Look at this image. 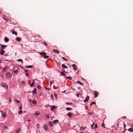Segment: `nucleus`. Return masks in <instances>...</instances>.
Listing matches in <instances>:
<instances>
[{
  "instance_id": "f257e3e1",
  "label": "nucleus",
  "mask_w": 133,
  "mask_h": 133,
  "mask_svg": "<svg viewBox=\"0 0 133 133\" xmlns=\"http://www.w3.org/2000/svg\"><path fill=\"white\" fill-rule=\"evenodd\" d=\"M40 55L42 56H43L45 59L47 58H49V56H46V53L45 52H42L40 53Z\"/></svg>"
},
{
  "instance_id": "f03ea898",
  "label": "nucleus",
  "mask_w": 133,
  "mask_h": 133,
  "mask_svg": "<svg viewBox=\"0 0 133 133\" xmlns=\"http://www.w3.org/2000/svg\"><path fill=\"white\" fill-rule=\"evenodd\" d=\"M1 85L3 87H4L6 88H7V89H8V87L7 85L6 84L3 83H2L1 84Z\"/></svg>"
},
{
  "instance_id": "7ed1b4c3",
  "label": "nucleus",
  "mask_w": 133,
  "mask_h": 133,
  "mask_svg": "<svg viewBox=\"0 0 133 133\" xmlns=\"http://www.w3.org/2000/svg\"><path fill=\"white\" fill-rule=\"evenodd\" d=\"M94 94L95 95V97H96L98 95V92L97 91H94Z\"/></svg>"
},
{
  "instance_id": "20e7f679",
  "label": "nucleus",
  "mask_w": 133,
  "mask_h": 133,
  "mask_svg": "<svg viewBox=\"0 0 133 133\" xmlns=\"http://www.w3.org/2000/svg\"><path fill=\"white\" fill-rule=\"evenodd\" d=\"M6 76L8 78H10L11 77V75L10 74V73L9 72L7 73L6 74Z\"/></svg>"
},
{
  "instance_id": "39448f33",
  "label": "nucleus",
  "mask_w": 133,
  "mask_h": 133,
  "mask_svg": "<svg viewBox=\"0 0 133 133\" xmlns=\"http://www.w3.org/2000/svg\"><path fill=\"white\" fill-rule=\"evenodd\" d=\"M89 96H87L86 97L85 99L84 100V102H87L89 100Z\"/></svg>"
},
{
  "instance_id": "423d86ee",
  "label": "nucleus",
  "mask_w": 133,
  "mask_h": 133,
  "mask_svg": "<svg viewBox=\"0 0 133 133\" xmlns=\"http://www.w3.org/2000/svg\"><path fill=\"white\" fill-rule=\"evenodd\" d=\"M10 32H11L13 34H14L16 35H17V33L15 31H14L13 30H11Z\"/></svg>"
},
{
  "instance_id": "0eeeda50",
  "label": "nucleus",
  "mask_w": 133,
  "mask_h": 133,
  "mask_svg": "<svg viewBox=\"0 0 133 133\" xmlns=\"http://www.w3.org/2000/svg\"><path fill=\"white\" fill-rule=\"evenodd\" d=\"M72 66L73 67L74 69V70H76L77 69V68L76 67V65L75 64H73L72 65Z\"/></svg>"
},
{
  "instance_id": "6e6552de",
  "label": "nucleus",
  "mask_w": 133,
  "mask_h": 133,
  "mask_svg": "<svg viewBox=\"0 0 133 133\" xmlns=\"http://www.w3.org/2000/svg\"><path fill=\"white\" fill-rule=\"evenodd\" d=\"M16 39L18 42H20L21 41V38L19 37H16Z\"/></svg>"
},
{
  "instance_id": "1a4fd4ad",
  "label": "nucleus",
  "mask_w": 133,
  "mask_h": 133,
  "mask_svg": "<svg viewBox=\"0 0 133 133\" xmlns=\"http://www.w3.org/2000/svg\"><path fill=\"white\" fill-rule=\"evenodd\" d=\"M37 90V89L36 88H34V90H33L32 93L35 95L37 93L36 92V91Z\"/></svg>"
},
{
  "instance_id": "9d476101",
  "label": "nucleus",
  "mask_w": 133,
  "mask_h": 133,
  "mask_svg": "<svg viewBox=\"0 0 133 133\" xmlns=\"http://www.w3.org/2000/svg\"><path fill=\"white\" fill-rule=\"evenodd\" d=\"M43 128L46 131H47L48 130V127L46 125H44Z\"/></svg>"
},
{
  "instance_id": "9b49d317",
  "label": "nucleus",
  "mask_w": 133,
  "mask_h": 133,
  "mask_svg": "<svg viewBox=\"0 0 133 133\" xmlns=\"http://www.w3.org/2000/svg\"><path fill=\"white\" fill-rule=\"evenodd\" d=\"M5 53V51L1 49V51L0 52V54L1 55H3Z\"/></svg>"
},
{
  "instance_id": "f8f14e48",
  "label": "nucleus",
  "mask_w": 133,
  "mask_h": 133,
  "mask_svg": "<svg viewBox=\"0 0 133 133\" xmlns=\"http://www.w3.org/2000/svg\"><path fill=\"white\" fill-rule=\"evenodd\" d=\"M4 40L6 42H8L9 41V39L6 37H5Z\"/></svg>"
},
{
  "instance_id": "ddd939ff",
  "label": "nucleus",
  "mask_w": 133,
  "mask_h": 133,
  "mask_svg": "<svg viewBox=\"0 0 133 133\" xmlns=\"http://www.w3.org/2000/svg\"><path fill=\"white\" fill-rule=\"evenodd\" d=\"M58 119H56L54 120L53 121V122L54 124H55L57 123L58 122Z\"/></svg>"
},
{
  "instance_id": "4468645a",
  "label": "nucleus",
  "mask_w": 133,
  "mask_h": 133,
  "mask_svg": "<svg viewBox=\"0 0 133 133\" xmlns=\"http://www.w3.org/2000/svg\"><path fill=\"white\" fill-rule=\"evenodd\" d=\"M56 108V107L55 106H52L51 108V109L52 111H53Z\"/></svg>"
},
{
  "instance_id": "2eb2a0df",
  "label": "nucleus",
  "mask_w": 133,
  "mask_h": 133,
  "mask_svg": "<svg viewBox=\"0 0 133 133\" xmlns=\"http://www.w3.org/2000/svg\"><path fill=\"white\" fill-rule=\"evenodd\" d=\"M49 125L51 126V127H53V124L52 123L51 121H49Z\"/></svg>"
},
{
  "instance_id": "dca6fc26",
  "label": "nucleus",
  "mask_w": 133,
  "mask_h": 133,
  "mask_svg": "<svg viewBox=\"0 0 133 133\" xmlns=\"http://www.w3.org/2000/svg\"><path fill=\"white\" fill-rule=\"evenodd\" d=\"M21 131V129L20 128H19L16 130V133H19Z\"/></svg>"
},
{
  "instance_id": "f3484780",
  "label": "nucleus",
  "mask_w": 133,
  "mask_h": 133,
  "mask_svg": "<svg viewBox=\"0 0 133 133\" xmlns=\"http://www.w3.org/2000/svg\"><path fill=\"white\" fill-rule=\"evenodd\" d=\"M68 116L69 117H71L72 116V114L70 113H70H68Z\"/></svg>"
},
{
  "instance_id": "a211bd4d",
  "label": "nucleus",
  "mask_w": 133,
  "mask_h": 133,
  "mask_svg": "<svg viewBox=\"0 0 133 133\" xmlns=\"http://www.w3.org/2000/svg\"><path fill=\"white\" fill-rule=\"evenodd\" d=\"M62 67L64 68H67V67L64 64H63L62 65Z\"/></svg>"
},
{
  "instance_id": "6ab92c4d",
  "label": "nucleus",
  "mask_w": 133,
  "mask_h": 133,
  "mask_svg": "<svg viewBox=\"0 0 133 133\" xmlns=\"http://www.w3.org/2000/svg\"><path fill=\"white\" fill-rule=\"evenodd\" d=\"M128 130L131 132H133V129L131 128H130L128 129Z\"/></svg>"
},
{
  "instance_id": "aec40b11",
  "label": "nucleus",
  "mask_w": 133,
  "mask_h": 133,
  "mask_svg": "<svg viewBox=\"0 0 133 133\" xmlns=\"http://www.w3.org/2000/svg\"><path fill=\"white\" fill-rule=\"evenodd\" d=\"M53 51L54 52H56L57 54H59V51L57 50H54Z\"/></svg>"
},
{
  "instance_id": "412c9836",
  "label": "nucleus",
  "mask_w": 133,
  "mask_h": 133,
  "mask_svg": "<svg viewBox=\"0 0 133 133\" xmlns=\"http://www.w3.org/2000/svg\"><path fill=\"white\" fill-rule=\"evenodd\" d=\"M13 71H14V72L15 74H17L18 73V71L17 70H15L14 69V68L13 69Z\"/></svg>"
},
{
  "instance_id": "4be33fe9",
  "label": "nucleus",
  "mask_w": 133,
  "mask_h": 133,
  "mask_svg": "<svg viewBox=\"0 0 133 133\" xmlns=\"http://www.w3.org/2000/svg\"><path fill=\"white\" fill-rule=\"evenodd\" d=\"M86 128V127H83V126H82L80 128V130H83V129H85Z\"/></svg>"
},
{
  "instance_id": "5701e85b",
  "label": "nucleus",
  "mask_w": 133,
  "mask_h": 133,
  "mask_svg": "<svg viewBox=\"0 0 133 133\" xmlns=\"http://www.w3.org/2000/svg\"><path fill=\"white\" fill-rule=\"evenodd\" d=\"M33 67V66L32 65H26V68H32Z\"/></svg>"
},
{
  "instance_id": "b1692460",
  "label": "nucleus",
  "mask_w": 133,
  "mask_h": 133,
  "mask_svg": "<svg viewBox=\"0 0 133 133\" xmlns=\"http://www.w3.org/2000/svg\"><path fill=\"white\" fill-rule=\"evenodd\" d=\"M1 45V46L2 48L3 49H4L5 48V47H6L7 46V45H2V44Z\"/></svg>"
},
{
  "instance_id": "393cba45",
  "label": "nucleus",
  "mask_w": 133,
  "mask_h": 133,
  "mask_svg": "<svg viewBox=\"0 0 133 133\" xmlns=\"http://www.w3.org/2000/svg\"><path fill=\"white\" fill-rule=\"evenodd\" d=\"M6 113L5 112H3L2 113V116L4 117H6Z\"/></svg>"
},
{
  "instance_id": "a878e982",
  "label": "nucleus",
  "mask_w": 133,
  "mask_h": 133,
  "mask_svg": "<svg viewBox=\"0 0 133 133\" xmlns=\"http://www.w3.org/2000/svg\"><path fill=\"white\" fill-rule=\"evenodd\" d=\"M66 110L68 111L70 110H72V109L70 108H66Z\"/></svg>"
},
{
  "instance_id": "bb28decb",
  "label": "nucleus",
  "mask_w": 133,
  "mask_h": 133,
  "mask_svg": "<svg viewBox=\"0 0 133 133\" xmlns=\"http://www.w3.org/2000/svg\"><path fill=\"white\" fill-rule=\"evenodd\" d=\"M77 83H79L81 85H82V87L83 86V83L81 82L80 81H77Z\"/></svg>"
},
{
  "instance_id": "cd10ccee",
  "label": "nucleus",
  "mask_w": 133,
  "mask_h": 133,
  "mask_svg": "<svg viewBox=\"0 0 133 133\" xmlns=\"http://www.w3.org/2000/svg\"><path fill=\"white\" fill-rule=\"evenodd\" d=\"M17 61L18 62H21L22 63H23V62L22 60V59H19L17 60Z\"/></svg>"
},
{
  "instance_id": "c85d7f7f",
  "label": "nucleus",
  "mask_w": 133,
  "mask_h": 133,
  "mask_svg": "<svg viewBox=\"0 0 133 133\" xmlns=\"http://www.w3.org/2000/svg\"><path fill=\"white\" fill-rule=\"evenodd\" d=\"M32 103L33 104H35L36 103V102L35 100H34L32 102Z\"/></svg>"
},
{
  "instance_id": "c756f323",
  "label": "nucleus",
  "mask_w": 133,
  "mask_h": 133,
  "mask_svg": "<svg viewBox=\"0 0 133 133\" xmlns=\"http://www.w3.org/2000/svg\"><path fill=\"white\" fill-rule=\"evenodd\" d=\"M34 85V82H32L31 84L30 85V87H33Z\"/></svg>"
},
{
  "instance_id": "7c9ffc66",
  "label": "nucleus",
  "mask_w": 133,
  "mask_h": 133,
  "mask_svg": "<svg viewBox=\"0 0 133 133\" xmlns=\"http://www.w3.org/2000/svg\"><path fill=\"white\" fill-rule=\"evenodd\" d=\"M40 127V125L39 124H37L36 125V127L38 129H39Z\"/></svg>"
},
{
  "instance_id": "2f4dec72",
  "label": "nucleus",
  "mask_w": 133,
  "mask_h": 133,
  "mask_svg": "<svg viewBox=\"0 0 133 133\" xmlns=\"http://www.w3.org/2000/svg\"><path fill=\"white\" fill-rule=\"evenodd\" d=\"M72 103H69L68 102H66V105H71L72 104Z\"/></svg>"
},
{
  "instance_id": "473e14b6",
  "label": "nucleus",
  "mask_w": 133,
  "mask_h": 133,
  "mask_svg": "<svg viewBox=\"0 0 133 133\" xmlns=\"http://www.w3.org/2000/svg\"><path fill=\"white\" fill-rule=\"evenodd\" d=\"M3 127L5 129H8V128L6 126H4Z\"/></svg>"
},
{
  "instance_id": "72a5a7b5",
  "label": "nucleus",
  "mask_w": 133,
  "mask_h": 133,
  "mask_svg": "<svg viewBox=\"0 0 133 133\" xmlns=\"http://www.w3.org/2000/svg\"><path fill=\"white\" fill-rule=\"evenodd\" d=\"M61 75H63L64 76H66V74H64L63 72H61Z\"/></svg>"
},
{
  "instance_id": "f704fd0d",
  "label": "nucleus",
  "mask_w": 133,
  "mask_h": 133,
  "mask_svg": "<svg viewBox=\"0 0 133 133\" xmlns=\"http://www.w3.org/2000/svg\"><path fill=\"white\" fill-rule=\"evenodd\" d=\"M22 110H19L18 111V113L19 114H21L22 113Z\"/></svg>"
},
{
  "instance_id": "c9c22d12",
  "label": "nucleus",
  "mask_w": 133,
  "mask_h": 133,
  "mask_svg": "<svg viewBox=\"0 0 133 133\" xmlns=\"http://www.w3.org/2000/svg\"><path fill=\"white\" fill-rule=\"evenodd\" d=\"M62 58L63 60H64V61H67V59L65 58H64L63 57H62Z\"/></svg>"
},
{
  "instance_id": "e433bc0d",
  "label": "nucleus",
  "mask_w": 133,
  "mask_h": 133,
  "mask_svg": "<svg viewBox=\"0 0 133 133\" xmlns=\"http://www.w3.org/2000/svg\"><path fill=\"white\" fill-rule=\"evenodd\" d=\"M66 78L67 79H71V78L70 77H66Z\"/></svg>"
},
{
  "instance_id": "4c0bfd02",
  "label": "nucleus",
  "mask_w": 133,
  "mask_h": 133,
  "mask_svg": "<svg viewBox=\"0 0 133 133\" xmlns=\"http://www.w3.org/2000/svg\"><path fill=\"white\" fill-rule=\"evenodd\" d=\"M41 86L39 85H38L37 87V88L38 89H40L41 88Z\"/></svg>"
},
{
  "instance_id": "58836bf2",
  "label": "nucleus",
  "mask_w": 133,
  "mask_h": 133,
  "mask_svg": "<svg viewBox=\"0 0 133 133\" xmlns=\"http://www.w3.org/2000/svg\"><path fill=\"white\" fill-rule=\"evenodd\" d=\"M15 101H16V102H17L18 103H19L20 102V101H19L18 99H15Z\"/></svg>"
},
{
  "instance_id": "ea45409f",
  "label": "nucleus",
  "mask_w": 133,
  "mask_h": 133,
  "mask_svg": "<svg viewBox=\"0 0 133 133\" xmlns=\"http://www.w3.org/2000/svg\"><path fill=\"white\" fill-rule=\"evenodd\" d=\"M46 118H49V114H47L46 115Z\"/></svg>"
},
{
  "instance_id": "a19ab883",
  "label": "nucleus",
  "mask_w": 133,
  "mask_h": 133,
  "mask_svg": "<svg viewBox=\"0 0 133 133\" xmlns=\"http://www.w3.org/2000/svg\"><path fill=\"white\" fill-rule=\"evenodd\" d=\"M26 76L27 77L29 76V74L28 73H26L25 74Z\"/></svg>"
},
{
  "instance_id": "79ce46f5",
  "label": "nucleus",
  "mask_w": 133,
  "mask_h": 133,
  "mask_svg": "<svg viewBox=\"0 0 133 133\" xmlns=\"http://www.w3.org/2000/svg\"><path fill=\"white\" fill-rule=\"evenodd\" d=\"M5 71H6V70H5V69L4 68L2 70V72H5Z\"/></svg>"
},
{
  "instance_id": "37998d69",
  "label": "nucleus",
  "mask_w": 133,
  "mask_h": 133,
  "mask_svg": "<svg viewBox=\"0 0 133 133\" xmlns=\"http://www.w3.org/2000/svg\"><path fill=\"white\" fill-rule=\"evenodd\" d=\"M94 123L92 124L91 126V128L92 129H93V125L94 124Z\"/></svg>"
},
{
  "instance_id": "c03bdc74",
  "label": "nucleus",
  "mask_w": 133,
  "mask_h": 133,
  "mask_svg": "<svg viewBox=\"0 0 133 133\" xmlns=\"http://www.w3.org/2000/svg\"><path fill=\"white\" fill-rule=\"evenodd\" d=\"M12 101L10 97L9 99V102H11Z\"/></svg>"
},
{
  "instance_id": "a18cd8bd",
  "label": "nucleus",
  "mask_w": 133,
  "mask_h": 133,
  "mask_svg": "<svg viewBox=\"0 0 133 133\" xmlns=\"http://www.w3.org/2000/svg\"><path fill=\"white\" fill-rule=\"evenodd\" d=\"M95 128H97V124H96L95 125Z\"/></svg>"
},
{
  "instance_id": "49530a36",
  "label": "nucleus",
  "mask_w": 133,
  "mask_h": 133,
  "mask_svg": "<svg viewBox=\"0 0 133 133\" xmlns=\"http://www.w3.org/2000/svg\"><path fill=\"white\" fill-rule=\"evenodd\" d=\"M44 43V45L45 46H46L47 45V44L46 43H45V42H44L43 43Z\"/></svg>"
},
{
  "instance_id": "de8ad7c7",
  "label": "nucleus",
  "mask_w": 133,
  "mask_h": 133,
  "mask_svg": "<svg viewBox=\"0 0 133 133\" xmlns=\"http://www.w3.org/2000/svg\"><path fill=\"white\" fill-rule=\"evenodd\" d=\"M50 90V88H46V90H47V91H48L49 90Z\"/></svg>"
},
{
  "instance_id": "09e8293b",
  "label": "nucleus",
  "mask_w": 133,
  "mask_h": 133,
  "mask_svg": "<svg viewBox=\"0 0 133 133\" xmlns=\"http://www.w3.org/2000/svg\"><path fill=\"white\" fill-rule=\"evenodd\" d=\"M35 115H38V116L39 115V113H36V112L35 113Z\"/></svg>"
},
{
  "instance_id": "8fccbe9b",
  "label": "nucleus",
  "mask_w": 133,
  "mask_h": 133,
  "mask_svg": "<svg viewBox=\"0 0 133 133\" xmlns=\"http://www.w3.org/2000/svg\"><path fill=\"white\" fill-rule=\"evenodd\" d=\"M24 71L25 72H28L29 71V70H24Z\"/></svg>"
},
{
  "instance_id": "3c124183",
  "label": "nucleus",
  "mask_w": 133,
  "mask_h": 133,
  "mask_svg": "<svg viewBox=\"0 0 133 133\" xmlns=\"http://www.w3.org/2000/svg\"><path fill=\"white\" fill-rule=\"evenodd\" d=\"M29 102H32V100H31V99H29Z\"/></svg>"
},
{
  "instance_id": "603ef678",
  "label": "nucleus",
  "mask_w": 133,
  "mask_h": 133,
  "mask_svg": "<svg viewBox=\"0 0 133 133\" xmlns=\"http://www.w3.org/2000/svg\"><path fill=\"white\" fill-rule=\"evenodd\" d=\"M76 95H76L77 97H79V94H76Z\"/></svg>"
},
{
  "instance_id": "864d4df0",
  "label": "nucleus",
  "mask_w": 133,
  "mask_h": 133,
  "mask_svg": "<svg viewBox=\"0 0 133 133\" xmlns=\"http://www.w3.org/2000/svg\"><path fill=\"white\" fill-rule=\"evenodd\" d=\"M22 109V106H20L19 107V109Z\"/></svg>"
},
{
  "instance_id": "5fc2aeb1",
  "label": "nucleus",
  "mask_w": 133,
  "mask_h": 133,
  "mask_svg": "<svg viewBox=\"0 0 133 133\" xmlns=\"http://www.w3.org/2000/svg\"><path fill=\"white\" fill-rule=\"evenodd\" d=\"M92 104H96V103L94 102H92Z\"/></svg>"
},
{
  "instance_id": "6e6d98bb",
  "label": "nucleus",
  "mask_w": 133,
  "mask_h": 133,
  "mask_svg": "<svg viewBox=\"0 0 133 133\" xmlns=\"http://www.w3.org/2000/svg\"><path fill=\"white\" fill-rule=\"evenodd\" d=\"M78 89H79V90H80L81 89V88L80 87H78Z\"/></svg>"
},
{
  "instance_id": "4d7b16f0",
  "label": "nucleus",
  "mask_w": 133,
  "mask_h": 133,
  "mask_svg": "<svg viewBox=\"0 0 133 133\" xmlns=\"http://www.w3.org/2000/svg\"><path fill=\"white\" fill-rule=\"evenodd\" d=\"M51 98H52H52L54 97L53 95H51Z\"/></svg>"
},
{
  "instance_id": "13d9d810",
  "label": "nucleus",
  "mask_w": 133,
  "mask_h": 133,
  "mask_svg": "<svg viewBox=\"0 0 133 133\" xmlns=\"http://www.w3.org/2000/svg\"><path fill=\"white\" fill-rule=\"evenodd\" d=\"M126 125L124 123V129H125V128Z\"/></svg>"
},
{
  "instance_id": "bf43d9fd",
  "label": "nucleus",
  "mask_w": 133,
  "mask_h": 133,
  "mask_svg": "<svg viewBox=\"0 0 133 133\" xmlns=\"http://www.w3.org/2000/svg\"><path fill=\"white\" fill-rule=\"evenodd\" d=\"M93 113H91V112H89V115H91Z\"/></svg>"
},
{
  "instance_id": "052dcab7",
  "label": "nucleus",
  "mask_w": 133,
  "mask_h": 133,
  "mask_svg": "<svg viewBox=\"0 0 133 133\" xmlns=\"http://www.w3.org/2000/svg\"><path fill=\"white\" fill-rule=\"evenodd\" d=\"M104 123H103L102 124V125H101V126L102 127H103L104 126Z\"/></svg>"
},
{
  "instance_id": "680f3d73",
  "label": "nucleus",
  "mask_w": 133,
  "mask_h": 133,
  "mask_svg": "<svg viewBox=\"0 0 133 133\" xmlns=\"http://www.w3.org/2000/svg\"><path fill=\"white\" fill-rule=\"evenodd\" d=\"M7 66H5L4 67V68H5V70H6V68H7Z\"/></svg>"
},
{
  "instance_id": "e2e57ef3",
  "label": "nucleus",
  "mask_w": 133,
  "mask_h": 133,
  "mask_svg": "<svg viewBox=\"0 0 133 133\" xmlns=\"http://www.w3.org/2000/svg\"><path fill=\"white\" fill-rule=\"evenodd\" d=\"M53 83V82H50V84H51L52 83Z\"/></svg>"
},
{
  "instance_id": "0e129e2a",
  "label": "nucleus",
  "mask_w": 133,
  "mask_h": 133,
  "mask_svg": "<svg viewBox=\"0 0 133 133\" xmlns=\"http://www.w3.org/2000/svg\"><path fill=\"white\" fill-rule=\"evenodd\" d=\"M125 131L124 130V131H123V132H122V133H124L125 132Z\"/></svg>"
},
{
  "instance_id": "69168bd1",
  "label": "nucleus",
  "mask_w": 133,
  "mask_h": 133,
  "mask_svg": "<svg viewBox=\"0 0 133 133\" xmlns=\"http://www.w3.org/2000/svg\"><path fill=\"white\" fill-rule=\"evenodd\" d=\"M123 117L124 118H126V117L124 116Z\"/></svg>"
},
{
  "instance_id": "338daca9",
  "label": "nucleus",
  "mask_w": 133,
  "mask_h": 133,
  "mask_svg": "<svg viewBox=\"0 0 133 133\" xmlns=\"http://www.w3.org/2000/svg\"><path fill=\"white\" fill-rule=\"evenodd\" d=\"M28 121H31V120H30V119H28Z\"/></svg>"
},
{
  "instance_id": "774afa93",
  "label": "nucleus",
  "mask_w": 133,
  "mask_h": 133,
  "mask_svg": "<svg viewBox=\"0 0 133 133\" xmlns=\"http://www.w3.org/2000/svg\"><path fill=\"white\" fill-rule=\"evenodd\" d=\"M131 127H133V124H132V126H131Z\"/></svg>"
}]
</instances>
